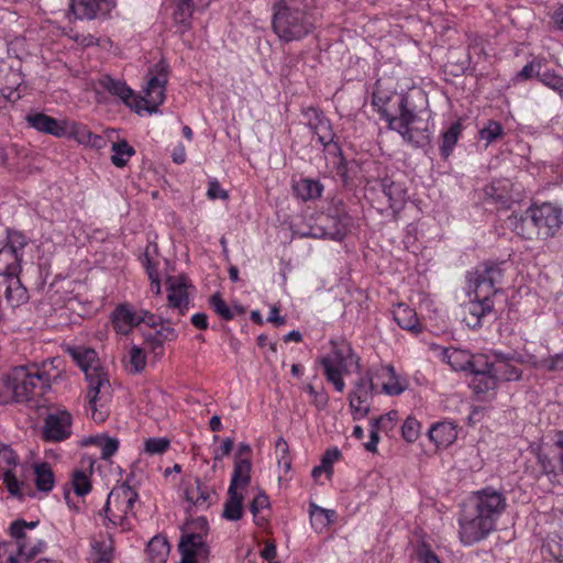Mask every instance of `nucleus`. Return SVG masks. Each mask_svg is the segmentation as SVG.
Here are the masks:
<instances>
[{
    "label": "nucleus",
    "mask_w": 563,
    "mask_h": 563,
    "mask_svg": "<svg viewBox=\"0 0 563 563\" xmlns=\"http://www.w3.org/2000/svg\"><path fill=\"white\" fill-rule=\"evenodd\" d=\"M53 377L46 363L14 366L5 375L4 387L8 395L0 396V404H7L11 399L37 407L41 398L51 389Z\"/></svg>",
    "instance_id": "20e7f679"
},
{
    "label": "nucleus",
    "mask_w": 563,
    "mask_h": 563,
    "mask_svg": "<svg viewBox=\"0 0 563 563\" xmlns=\"http://www.w3.org/2000/svg\"><path fill=\"white\" fill-rule=\"evenodd\" d=\"M26 122L31 128L56 137H60V134L64 133L62 131L64 120L59 121L41 112L27 114Z\"/></svg>",
    "instance_id": "cd10ccee"
},
{
    "label": "nucleus",
    "mask_w": 563,
    "mask_h": 563,
    "mask_svg": "<svg viewBox=\"0 0 563 563\" xmlns=\"http://www.w3.org/2000/svg\"><path fill=\"white\" fill-rule=\"evenodd\" d=\"M292 188L296 196L303 201L319 198L323 190L320 181L310 178H301L295 181Z\"/></svg>",
    "instance_id": "473e14b6"
},
{
    "label": "nucleus",
    "mask_w": 563,
    "mask_h": 563,
    "mask_svg": "<svg viewBox=\"0 0 563 563\" xmlns=\"http://www.w3.org/2000/svg\"><path fill=\"white\" fill-rule=\"evenodd\" d=\"M539 79L544 86L552 89L560 97H563V77L562 76H560L553 71H550V70H544L543 73L539 74Z\"/></svg>",
    "instance_id": "603ef678"
},
{
    "label": "nucleus",
    "mask_w": 563,
    "mask_h": 563,
    "mask_svg": "<svg viewBox=\"0 0 563 563\" xmlns=\"http://www.w3.org/2000/svg\"><path fill=\"white\" fill-rule=\"evenodd\" d=\"M32 468L37 490L49 493L55 485V476L51 465L46 462H36L32 465Z\"/></svg>",
    "instance_id": "7c9ffc66"
},
{
    "label": "nucleus",
    "mask_w": 563,
    "mask_h": 563,
    "mask_svg": "<svg viewBox=\"0 0 563 563\" xmlns=\"http://www.w3.org/2000/svg\"><path fill=\"white\" fill-rule=\"evenodd\" d=\"M504 135L503 125L494 120H489L484 128H482L478 132V136L481 140L486 142V145L495 142L499 137Z\"/></svg>",
    "instance_id": "de8ad7c7"
},
{
    "label": "nucleus",
    "mask_w": 563,
    "mask_h": 563,
    "mask_svg": "<svg viewBox=\"0 0 563 563\" xmlns=\"http://www.w3.org/2000/svg\"><path fill=\"white\" fill-rule=\"evenodd\" d=\"M528 363L539 371L563 372V352L547 357L529 355Z\"/></svg>",
    "instance_id": "a19ab883"
},
{
    "label": "nucleus",
    "mask_w": 563,
    "mask_h": 563,
    "mask_svg": "<svg viewBox=\"0 0 563 563\" xmlns=\"http://www.w3.org/2000/svg\"><path fill=\"white\" fill-rule=\"evenodd\" d=\"M142 322L154 325L156 324L155 316L144 310L137 312L128 305L119 306L112 314L113 327L121 334H128L135 325Z\"/></svg>",
    "instance_id": "dca6fc26"
},
{
    "label": "nucleus",
    "mask_w": 563,
    "mask_h": 563,
    "mask_svg": "<svg viewBox=\"0 0 563 563\" xmlns=\"http://www.w3.org/2000/svg\"><path fill=\"white\" fill-rule=\"evenodd\" d=\"M420 433H421L420 422L413 417H408L404 421L402 427H401V435H402L404 440L412 443L420 437Z\"/></svg>",
    "instance_id": "3c124183"
},
{
    "label": "nucleus",
    "mask_w": 563,
    "mask_h": 563,
    "mask_svg": "<svg viewBox=\"0 0 563 563\" xmlns=\"http://www.w3.org/2000/svg\"><path fill=\"white\" fill-rule=\"evenodd\" d=\"M418 558L421 563H442L435 553L427 545H422L419 549Z\"/></svg>",
    "instance_id": "774afa93"
},
{
    "label": "nucleus",
    "mask_w": 563,
    "mask_h": 563,
    "mask_svg": "<svg viewBox=\"0 0 563 563\" xmlns=\"http://www.w3.org/2000/svg\"><path fill=\"white\" fill-rule=\"evenodd\" d=\"M275 448L277 452V464L279 468H282L285 473L289 472L291 467V459L289 455L288 443L284 438H278L275 442Z\"/></svg>",
    "instance_id": "09e8293b"
},
{
    "label": "nucleus",
    "mask_w": 563,
    "mask_h": 563,
    "mask_svg": "<svg viewBox=\"0 0 563 563\" xmlns=\"http://www.w3.org/2000/svg\"><path fill=\"white\" fill-rule=\"evenodd\" d=\"M461 133H462V124L459 121L453 122L449 126V129L445 132H443L442 144H441V154L444 157H448L452 153L454 146L456 145V143L459 141Z\"/></svg>",
    "instance_id": "c03bdc74"
},
{
    "label": "nucleus",
    "mask_w": 563,
    "mask_h": 563,
    "mask_svg": "<svg viewBox=\"0 0 563 563\" xmlns=\"http://www.w3.org/2000/svg\"><path fill=\"white\" fill-rule=\"evenodd\" d=\"M189 283L185 276H169L166 279L168 306L183 313L189 306Z\"/></svg>",
    "instance_id": "4be33fe9"
},
{
    "label": "nucleus",
    "mask_w": 563,
    "mask_h": 563,
    "mask_svg": "<svg viewBox=\"0 0 563 563\" xmlns=\"http://www.w3.org/2000/svg\"><path fill=\"white\" fill-rule=\"evenodd\" d=\"M186 500L197 510H206L212 503L213 492L208 486L196 479L195 485L186 489Z\"/></svg>",
    "instance_id": "c85d7f7f"
},
{
    "label": "nucleus",
    "mask_w": 563,
    "mask_h": 563,
    "mask_svg": "<svg viewBox=\"0 0 563 563\" xmlns=\"http://www.w3.org/2000/svg\"><path fill=\"white\" fill-rule=\"evenodd\" d=\"M145 269L151 280V291L155 295H159L162 292L159 277L156 268L151 264L147 256H145Z\"/></svg>",
    "instance_id": "052dcab7"
},
{
    "label": "nucleus",
    "mask_w": 563,
    "mask_h": 563,
    "mask_svg": "<svg viewBox=\"0 0 563 563\" xmlns=\"http://www.w3.org/2000/svg\"><path fill=\"white\" fill-rule=\"evenodd\" d=\"M530 451L542 473L551 482L563 485V431L547 437L541 443L531 444Z\"/></svg>",
    "instance_id": "1a4fd4ad"
},
{
    "label": "nucleus",
    "mask_w": 563,
    "mask_h": 563,
    "mask_svg": "<svg viewBox=\"0 0 563 563\" xmlns=\"http://www.w3.org/2000/svg\"><path fill=\"white\" fill-rule=\"evenodd\" d=\"M428 437L437 448H448L457 438L456 427L450 421L437 422L429 429Z\"/></svg>",
    "instance_id": "a878e982"
},
{
    "label": "nucleus",
    "mask_w": 563,
    "mask_h": 563,
    "mask_svg": "<svg viewBox=\"0 0 563 563\" xmlns=\"http://www.w3.org/2000/svg\"><path fill=\"white\" fill-rule=\"evenodd\" d=\"M529 355H521L516 352L506 354L496 350L492 351L494 375L498 380H518L521 377V369L517 364L528 363Z\"/></svg>",
    "instance_id": "2eb2a0df"
},
{
    "label": "nucleus",
    "mask_w": 563,
    "mask_h": 563,
    "mask_svg": "<svg viewBox=\"0 0 563 563\" xmlns=\"http://www.w3.org/2000/svg\"><path fill=\"white\" fill-rule=\"evenodd\" d=\"M209 303L214 312L224 320H231L235 317L234 311L225 303L219 294L210 297Z\"/></svg>",
    "instance_id": "5fc2aeb1"
},
{
    "label": "nucleus",
    "mask_w": 563,
    "mask_h": 563,
    "mask_svg": "<svg viewBox=\"0 0 563 563\" xmlns=\"http://www.w3.org/2000/svg\"><path fill=\"white\" fill-rule=\"evenodd\" d=\"M129 363L132 372H142L146 365V355L144 350L137 345H133L129 352Z\"/></svg>",
    "instance_id": "6e6d98bb"
},
{
    "label": "nucleus",
    "mask_w": 563,
    "mask_h": 563,
    "mask_svg": "<svg viewBox=\"0 0 563 563\" xmlns=\"http://www.w3.org/2000/svg\"><path fill=\"white\" fill-rule=\"evenodd\" d=\"M272 27L280 41L289 43L308 36L314 29V20L302 0H274Z\"/></svg>",
    "instance_id": "423d86ee"
},
{
    "label": "nucleus",
    "mask_w": 563,
    "mask_h": 563,
    "mask_svg": "<svg viewBox=\"0 0 563 563\" xmlns=\"http://www.w3.org/2000/svg\"><path fill=\"white\" fill-rule=\"evenodd\" d=\"M382 192L387 198L389 208L394 214H397L407 201V190L400 183L394 181L390 178H383L379 181Z\"/></svg>",
    "instance_id": "b1692460"
},
{
    "label": "nucleus",
    "mask_w": 563,
    "mask_h": 563,
    "mask_svg": "<svg viewBox=\"0 0 563 563\" xmlns=\"http://www.w3.org/2000/svg\"><path fill=\"white\" fill-rule=\"evenodd\" d=\"M207 197L210 200H217V199L227 200L229 198V194H228L227 190H224L221 187V185L218 181V179L210 178L208 180Z\"/></svg>",
    "instance_id": "13d9d810"
},
{
    "label": "nucleus",
    "mask_w": 563,
    "mask_h": 563,
    "mask_svg": "<svg viewBox=\"0 0 563 563\" xmlns=\"http://www.w3.org/2000/svg\"><path fill=\"white\" fill-rule=\"evenodd\" d=\"M169 544L164 537L156 536L147 544V555L151 563H165L169 554Z\"/></svg>",
    "instance_id": "58836bf2"
},
{
    "label": "nucleus",
    "mask_w": 563,
    "mask_h": 563,
    "mask_svg": "<svg viewBox=\"0 0 563 563\" xmlns=\"http://www.w3.org/2000/svg\"><path fill=\"white\" fill-rule=\"evenodd\" d=\"M393 314L400 328L411 332H420L421 325L417 313L406 303H398L393 310Z\"/></svg>",
    "instance_id": "c756f323"
},
{
    "label": "nucleus",
    "mask_w": 563,
    "mask_h": 563,
    "mask_svg": "<svg viewBox=\"0 0 563 563\" xmlns=\"http://www.w3.org/2000/svg\"><path fill=\"white\" fill-rule=\"evenodd\" d=\"M302 115L321 145L327 146L333 142L334 133L332 125L320 110L312 107L307 108L302 111Z\"/></svg>",
    "instance_id": "aec40b11"
},
{
    "label": "nucleus",
    "mask_w": 563,
    "mask_h": 563,
    "mask_svg": "<svg viewBox=\"0 0 563 563\" xmlns=\"http://www.w3.org/2000/svg\"><path fill=\"white\" fill-rule=\"evenodd\" d=\"M168 81L167 66L164 63L151 68L142 86V96L136 95L125 81L104 75L100 85L111 95L120 98L122 102L137 114L156 113L158 107L165 101L166 85Z\"/></svg>",
    "instance_id": "f03ea898"
},
{
    "label": "nucleus",
    "mask_w": 563,
    "mask_h": 563,
    "mask_svg": "<svg viewBox=\"0 0 563 563\" xmlns=\"http://www.w3.org/2000/svg\"><path fill=\"white\" fill-rule=\"evenodd\" d=\"M112 550V540L110 538L93 539L91 541V563H110Z\"/></svg>",
    "instance_id": "f704fd0d"
},
{
    "label": "nucleus",
    "mask_w": 563,
    "mask_h": 563,
    "mask_svg": "<svg viewBox=\"0 0 563 563\" xmlns=\"http://www.w3.org/2000/svg\"><path fill=\"white\" fill-rule=\"evenodd\" d=\"M327 382L333 385L338 393L345 389L344 377L360 368V357L351 344L342 338L329 341V351L318 357Z\"/></svg>",
    "instance_id": "0eeeda50"
},
{
    "label": "nucleus",
    "mask_w": 563,
    "mask_h": 563,
    "mask_svg": "<svg viewBox=\"0 0 563 563\" xmlns=\"http://www.w3.org/2000/svg\"><path fill=\"white\" fill-rule=\"evenodd\" d=\"M73 418L67 410H57L47 415L43 426V439L62 442L71 435Z\"/></svg>",
    "instance_id": "f3484780"
},
{
    "label": "nucleus",
    "mask_w": 563,
    "mask_h": 563,
    "mask_svg": "<svg viewBox=\"0 0 563 563\" xmlns=\"http://www.w3.org/2000/svg\"><path fill=\"white\" fill-rule=\"evenodd\" d=\"M71 356L85 373L88 382V399L92 419L103 421L112 396L108 374L92 349L75 347L71 350Z\"/></svg>",
    "instance_id": "39448f33"
},
{
    "label": "nucleus",
    "mask_w": 563,
    "mask_h": 563,
    "mask_svg": "<svg viewBox=\"0 0 563 563\" xmlns=\"http://www.w3.org/2000/svg\"><path fill=\"white\" fill-rule=\"evenodd\" d=\"M172 15L176 24L187 29L192 15V0H170Z\"/></svg>",
    "instance_id": "c9c22d12"
},
{
    "label": "nucleus",
    "mask_w": 563,
    "mask_h": 563,
    "mask_svg": "<svg viewBox=\"0 0 563 563\" xmlns=\"http://www.w3.org/2000/svg\"><path fill=\"white\" fill-rule=\"evenodd\" d=\"M378 393L373 378L366 375L360 377L349 395V407L353 420H362L371 411L374 394Z\"/></svg>",
    "instance_id": "f8f14e48"
},
{
    "label": "nucleus",
    "mask_w": 563,
    "mask_h": 563,
    "mask_svg": "<svg viewBox=\"0 0 563 563\" xmlns=\"http://www.w3.org/2000/svg\"><path fill=\"white\" fill-rule=\"evenodd\" d=\"M533 233L540 240L554 238L563 227V208L555 202L533 203L527 209Z\"/></svg>",
    "instance_id": "9d476101"
},
{
    "label": "nucleus",
    "mask_w": 563,
    "mask_h": 563,
    "mask_svg": "<svg viewBox=\"0 0 563 563\" xmlns=\"http://www.w3.org/2000/svg\"><path fill=\"white\" fill-rule=\"evenodd\" d=\"M19 465L16 453L8 445L0 442V468L3 474V484L10 495L21 498L24 484L18 479L14 472Z\"/></svg>",
    "instance_id": "4468645a"
},
{
    "label": "nucleus",
    "mask_w": 563,
    "mask_h": 563,
    "mask_svg": "<svg viewBox=\"0 0 563 563\" xmlns=\"http://www.w3.org/2000/svg\"><path fill=\"white\" fill-rule=\"evenodd\" d=\"M306 389L311 397L313 405L319 410H322L328 406L329 397L323 390L317 391L312 385H308Z\"/></svg>",
    "instance_id": "680f3d73"
},
{
    "label": "nucleus",
    "mask_w": 563,
    "mask_h": 563,
    "mask_svg": "<svg viewBox=\"0 0 563 563\" xmlns=\"http://www.w3.org/2000/svg\"><path fill=\"white\" fill-rule=\"evenodd\" d=\"M508 180H496L486 187L485 192L496 201H505L508 198Z\"/></svg>",
    "instance_id": "864d4df0"
},
{
    "label": "nucleus",
    "mask_w": 563,
    "mask_h": 563,
    "mask_svg": "<svg viewBox=\"0 0 563 563\" xmlns=\"http://www.w3.org/2000/svg\"><path fill=\"white\" fill-rule=\"evenodd\" d=\"M137 501L139 495L130 485L120 484L113 487L104 506L106 526L119 527L122 531L131 530L135 520Z\"/></svg>",
    "instance_id": "6e6552de"
},
{
    "label": "nucleus",
    "mask_w": 563,
    "mask_h": 563,
    "mask_svg": "<svg viewBox=\"0 0 563 563\" xmlns=\"http://www.w3.org/2000/svg\"><path fill=\"white\" fill-rule=\"evenodd\" d=\"M309 515L312 526L316 529H323L330 526L336 518V512L334 510L322 508L313 503L309 506Z\"/></svg>",
    "instance_id": "79ce46f5"
},
{
    "label": "nucleus",
    "mask_w": 563,
    "mask_h": 563,
    "mask_svg": "<svg viewBox=\"0 0 563 563\" xmlns=\"http://www.w3.org/2000/svg\"><path fill=\"white\" fill-rule=\"evenodd\" d=\"M36 525L37 522H26L24 520H16L11 523L9 530L15 541L16 553L10 554L9 563H26L44 550L45 542L29 534Z\"/></svg>",
    "instance_id": "9b49d317"
},
{
    "label": "nucleus",
    "mask_w": 563,
    "mask_h": 563,
    "mask_svg": "<svg viewBox=\"0 0 563 563\" xmlns=\"http://www.w3.org/2000/svg\"><path fill=\"white\" fill-rule=\"evenodd\" d=\"M494 357L492 351L489 353L472 354L470 367L467 372L475 375L477 372L494 373L493 371Z\"/></svg>",
    "instance_id": "49530a36"
},
{
    "label": "nucleus",
    "mask_w": 563,
    "mask_h": 563,
    "mask_svg": "<svg viewBox=\"0 0 563 563\" xmlns=\"http://www.w3.org/2000/svg\"><path fill=\"white\" fill-rule=\"evenodd\" d=\"M178 549L181 555L180 563H208L209 561L210 550L200 533L184 534Z\"/></svg>",
    "instance_id": "a211bd4d"
},
{
    "label": "nucleus",
    "mask_w": 563,
    "mask_h": 563,
    "mask_svg": "<svg viewBox=\"0 0 563 563\" xmlns=\"http://www.w3.org/2000/svg\"><path fill=\"white\" fill-rule=\"evenodd\" d=\"M252 463L249 457L235 456L234 468L231 476L230 492H241L251 483Z\"/></svg>",
    "instance_id": "bb28decb"
},
{
    "label": "nucleus",
    "mask_w": 563,
    "mask_h": 563,
    "mask_svg": "<svg viewBox=\"0 0 563 563\" xmlns=\"http://www.w3.org/2000/svg\"><path fill=\"white\" fill-rule=\"evenodd\" d=\"M115 4L117 0H70L73 13L80 20L106 16Z\"/></svg>",
    "instance_id": "6ab92c4d"
},
{
    "label": "nucleus",
    "mask_w": 563,
    "mask_h": 563,
    "mask_svg": "<svg viewBox=\"0 0 563 563\" xmlns=\"http://www.w3.org/2000/svg\"><path fill=\"white\" fill-rule=\"evenodd\" d=\"M368 374L375 383L377 391L388 396H398L408 387L406 377L399 375L393 365H380L368 371Z\"/></svg>",
    "instance_id": "ddd939ff"
},
{
    "label": "nucleus",
    "mask_w": 563,
    "mask_h": 563,
    "mask_svg": "<svg viewBox=\"0 0 563 563\" xmlns=\"http://www.w3.org/2000/svg\"><path fill=\"white\" fill-rule=\"evenodd\" d=\"M269 506L268 497L260 492L251 503L250 510L253 516L256 518L261 510L267 508Z\"/></svg>",
    "instance_id": "0e129e2a"
},
{
    "label": "nucleus",
    "mask_w": 563,
    "mask_h": 563,
    "mask_svg": "<svg viewBox=\"0 0 563 563\" xmlns=\"http://www.w3.org/2000/svg\"><path fill=\"white\" fill-rule=\"evenodd\" d=\"M169 444L167 438H148L144 441L143 452L148 455H159L167 451Z\"/></svg>",
    "instance_id": "8fccbe9b"
},
{
    "label": "nucleus",
    "mask_w": 563,
    "mask_h": 563,
    "mask_svg": "<svg viewBox=\"0 0 563 563\" xmlns=\"http://www.w3.org/2000/svg\"><path fill=\"white\" fill-rule=\"evenodd\" d=\"M233 449V440L227 438L222 441L221 445L213 451V460L221 461L228 456Z\"/></svg>",
    "instance_id": "338daca9"
},
{
    "label": "nucleus",
    "mask_w": 563,
    "mask_h": 563,
    "mask_svg": "<svg viewBox=\"0 0 563 563\" xmlns=\"http://www.w3.org/2000/svg\"><path fill=\"white\" fill-rule=\"evenodd\" d=\"M243 516V495L241 492L228 490V499L224 504L223 517L230 521H236Z\"/></svg>",
    "instance_id": "37998d69"
},
{
    "label": "nucleus",
    "mask_w": 563,
    "mask_h": 563,
    "mask_svg": "<svg viewBox=\"0 0 563 563\" xmlns=\"http://www.w3.org/2000/svg\"><path fill=\"white\" fill-rule=\"evenodd\" d=\"M62 131L64 133L60 134V137L73 139L85 146L102 148L106 145V141L102 136L92 133L86 125L75 121L64 120Z\"/></svg>",
    "instance_id": "412c9836"
},
{
    "label": "nucleus",
    "mask_w": 563,
    "mask_h": 563,
    "mask_svg": "<svg viewBox=\"0 0 563 563\" xmlns=\"http://www.w3.org/2000/svg\"><path fill=\"white\" fill-rule=\"evenodd\" d=\"M380 428H378L376 424L371 422V430H369V440L364 444V448L366 451L371 453L377 452V445L379 442V435L378 431Z\"/></svg>",
    "instance_id": "69168bd1"
},
{
    "label": "nucleus",
    "mask_w": 563,
    "mask_h": 563,
    "mask_svg": "<svg viewBox=\"0 0 563 563\" xmlns=\"http://www.w3.org/2000/svg\"><path fill=\"white\" fill-rule=\"evenodd\" d=\"M113 155L111 162L117 167H124L129 159L135 154L134 148L126 141H120L112 144Z\"/></svg>",
    "instance_id": "a18cd8bd"
},
{
    "label": "nucleus",
    "mask_w": 563,
    "mask_h": 563,
    "mask_svg": "<svg viewBox=\"0 0 563 563\" xmlns=\"http://www.w3.org/2000/svg\"><path fill=\"white\" fill-rule=\"evenodd\" d=\"M372 104L382 119L388 123V128L398 132L407 142L419 144L420 141L428 139L427 124L419 126L421 120L409 109L406 95L383 90L380 82L377 81Z\"/></svg>",
    "instance_id": "7ed1b4c3"
},
{
    "label": "nucleus",
    "mask_w": 563,
    "mask_h": 563,
    "mask_svg": "<svg viewBox=\"0 0 563 563\" xmlns=\"http://www.w3.org/2000/svg\"><path fill=\"white\" fill-rule=\"evenodd\" d=\"M494 302L492 297L476 296L464 307V321L470 328H477L482 325V319L492 313Z\"/></svg>",
    "instance_id": "5701e85b"
},
{
    "label": "nucleus",
    "mask_w": 563,
    "mask_h": 563,
    "mask_svg": "<svg viewBox=\"0 0 563 563\" xmlns=\"http://www.w3.org/2000/svg\"><path fill=\"white\" fill-rule=\"evenodd\" d=\"M349 232V224L346 220H338L334 223L333 229H329L324 232V236L333 240V241H341L345 238V235Z\"/></svg>",
    "instance_id": "bf43d9fd"
},
{
    "label": "nucleus",
    "mask_w": 563,
    "mask_h": 563,
    "mask_svg": "<svg viewBox=\"0 0 563 563\" xmlns=\"http://www.w3.org/2000/svg\"><path fill=\"white\" fill-rule=\"evenodd\" d=\"M164 343L165 342L157 334L151 332L145 335L146 347L150 349L151 352H153L156 356L163 354Z\"/></svg>",
    "instance_id": "e2e57ef3"
},
{
    "label": "nucleus",
    "mask_w": 563,
    "mask_h": 563,
    "mask_svg": "<svg viewBox=\"0 0 563 563\" xmlns=\"http://www.w3.org/2000/svg\"><path fill=\"white\" fill-rule=\"evenodd\" d=\"M497 383L498 379L494 373L477 372L472 375L468 385L476 395L481 396L495 390Z\"/></svg>",
    "instance_id": "72a5a7b5"
},
{
    "label": "nucleus",
    "mask_w": 563,
    "mask_h": 563,
    "mask_svg": "<svg viewBox=\"0 0 563 563\" xmlns=\"http://www.w3.org/2000/svg\"><path fill=\"white\" fill-rule=\"evenodd\" d=\"M508 506L503 489L487 486L473 492L459 517V536L465 545L486 539L496 530Z\"/></svg>",
    "instance_id": "f257e3e1"
},
{
    "label": "nucleus",
    "mask_w": 563,
    "mask_h": 563,
    "mask_svg": "<svg viewBox=\"0 0 563 563\" xmlns=\"http://www.w3.org/2000/svg\"><path fill=\"white\" fill-rule=\"evenodd\" d=\"M442 360L448 363L454 371L467 372L472 354L462 349L446 347L442 351Z\"/></svg>",
    "instance_id": "2f4dec72"
},
{
    "label": "nucleus",
    "mask_w": 563,
    "mask_h": 563,
    "mask_svg": "<svg viewBox=\"0 0 563 563\" xmlns=\"http://www.w3.org/2000/svg\"><path fill=\"white\" fill-rule=\"evenodd\" d=\"M341 452L338 448L329 449L322 455L320 464L325 468V474L330 477L333 473V464L339 461Z\"/></svg>",
    "instance_id": "4d7b16f0"
},
{
    "label": "nucleus",
    "mask_w": 563,
    "mask_h": 563,
    "mask_svg": "<svg viewBox=\"0 0 563 563\" xmlns=\"http://www.w3.org/2000/svg\"><path fill=\"white\" fill-rule=\"evenodd\" d=\"M84 444L96 445L98 449H100V455L104 460L112 456L118 451L119 448V441L106 434H97L86 438L84 440Z\"/></svg>",
    "instance_id": "4c0bfd02"
},
{
    "label": "nucleus",
    "mask_w": 563,
    "mask_h": 563,
    "mask_svg": "<svg viewBox=\"0 0 563 563\" xmlns=\"http://www.w3.org/2000/svg\"><path fill=\"white\" fill-rule=\"evenodd\" d=\"M506 223L508 228L517 235L529 240L532 239L533 228H530L531 223L529 217L527 216V210L525 213L512 212L507 218Z\"/></svg>",
    "instance_id": "e433bc0d"
},
{
    "label": "nucleus",
    "mask_w": 563,
    "mask_h": 563,
    "mask_svg": "<svg viewBox=\"0 0 563 563\" xmlns=\"http://www.w3.org/2000/svg\"><path fill=\"white\" fill-rule=\"evenodd\" d=\"M470 283L476 296L493 297L497 292L490 284V263L479 264L471 274Z\"/></svg>",
    "instance_id": "393cba45"
},
{
    "label": "nucleus",
    "mask_w": 563,
    "mask_h": 563,
    "mask_svg": "<svg viewBox=\"0 0 563 563\" xmlns=\"http://www.w3.org/2000/svg\"><path fill=\"white\" fill-rule=\"evenodd\" d=\"M92 473V463L89 462L86 468L74 471L71 486L78 496H85L91 490L90 475Z\"/></svg>",
    "instance_id": "ea45409f"
}]
</instances>
